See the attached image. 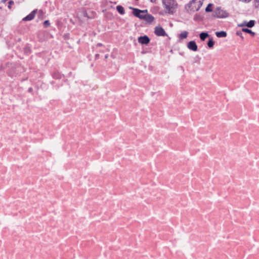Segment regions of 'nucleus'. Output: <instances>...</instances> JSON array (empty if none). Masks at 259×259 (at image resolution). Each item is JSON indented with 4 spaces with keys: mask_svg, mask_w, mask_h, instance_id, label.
I'll return each mask as SVG.
<instances>
[{
    "mask_svg": "<svg viewBox=\"0 0 259 259\" xmlns=\"http://www.w3.org/2000/svg\"><path fill=\"white\" fill-rule=\"evenodd\" d=\"M211 35L207 31H202L199 34V37L201 41H204L206 38H208Z\"/></svg>",
    "mask_w": 259,
    "mask_h": 259,
    "instance_id": "nucleus-19",
    "label": "nucleus"
},
{
    "mask_svg": "<svg viewBox=\"0 0 259 259\" xmlns=\"http://www.w3.org/2000/svg\"><path fill=\"white\" fill-rule=\"evenodd\" d=\"M132 10V14L134 16H152V15L148 14L147 9L141 10L138 8L130 7Z\"/></svg>",
    "mask_w": 259,
    "mask_h": 259,
    "instance_id": "nucleus-7",
    "label": "nucleus"
},
{
    "mask_svg": "<svg viewBox=\"0 0 259 259\" xmlns=\"http://www.w3.org/2000/svg\"><path fill=\"white\" fill-rule=\"evenodd\" d=\"M162 3L165 14L174 15L178 9V4L176 0H162Z\"/></svg>",
    "mask_w": 259,
    "mask_h": 259,
    "instance_id": "nucleus-4",
    "label": "nucleus"
},
{
    "mask_svg": "<svg viewBox=\"0 0 259 259\" xmlns=\"http://www.w3.org/2000/svg\"><path fill=\"white\" fill-rule=\"evenodd\" d=\"M44 15V12L42 10H39L37 16H42Z\"/></svg>",
    "mask_w": 259,
    "mask_h": 259,
    "instance_id": "nucleus-45",
    "label": "nucleus"
},
{
    "mask_svg": "<svg viewBox=\"0 0 259 259\" xmlns=\"http://www.w3.org/2000/svg\"><path fill=\"white\" fill-rule=\"evenodd\" d=\"M105 18H106V21L112 20L113 18H116L117 20L119 19V21H120L122 20V19H121L120 17H105ZM123 21H125L124 20H123Z\"/></svg>",
    "mask_w": 259,
    "mask_h": 259,
    "instance_id": "nucleus-39",
    "label": "nucleus"
},
{
    "mask_svg": "<svg viewBox=\"0 0 259 259\" xmlns=\"http://www.w3.org/2000/svg\"><path fill=\"white\" fill-rule=\"evenodd\" d=\"M116 10L120 15H124L125 13L124 8L121 5L116 6Z\"/></svg>",
    "mask_w": 259,
    "mask_h": 259,
    "instance_id": "nucleus-26",
    "label": "nucleus"
},
{
    "mask_svg": "<svg viewBox=\"0 0 259 259\" xmlns=\"http://www.w3.org/2000/svg\"><path fill=\"white\" fill-rule=\"evenodd\" d=\"M204 0H191L185 6V11L189 15H193L198 11L203 4Z\"/></svg>",
    "mask_w": 259,
    "mask_h": 259,
    "instance_id": "nucleus-3",
    "label": "nucleus"
},
{
    "mask_svg": "<svg viewBox=\"0 0 259 259\" xmlns=\"http://www.w3.org/2000/svg\"><path fill=\"white\" fill-rule=\"evenodd\" d=\"M7 4H8V6H7L8 8L9 9H11L12 5H14V2L12 0H10L8 2Z\"/></svg>",
    "mask_w": 259,
    "mask_h": 259,
    "instance_id": "nucleus-38",
    "label": "nucleus"
},
{
    "mask_svg": "<svg viewBox=\"0 0 259 259\" xmlns=\"http://www.w3.org/2000/svg\"><path fill=\"white\" fill-rule=\"evenodd\" d=\"M242 31L244 33L249 34L252 37H254L255 35H256L255 32L252 31L250 29L248 28H242Z\"/></svg>",
    "mask_w": 259,
    "mask_h": 259,
    "instance_id": "nucleus-24",
    "label": "nucleus"
},
{
    "mask_svg": "<svg viewBox=\"0 0 259 259\" xmlns=\"http://www.w3.org/2000/svg\"><path fill=\"white\" fill-rule=\"evenodd\" d=\"M150 45L151 46H154L156 45V42H150Z\"/></svg>",
    "mask_w": 259,
    "mask_h": 259,
    "instance_id": "nucleus-51",
    "label": "nucleus"
},
{
    "mask_svg": "<svg viewBox=\"0 0 259 259\" xmlns=\"http://www.w3.org/2000/svg\"><path fill=\"white\" fill-rule=\"evenodd\" d=\"M160 24L163 26H167L168 25V23L169 21H167L166 20L161 18V19H159Z\"/></svg>",
    "mask_w": 259,
    "mask_h": 259,
    "instance_id": "nucleus-30",
    "label": "nucleus"
},
{
    "mask_svg": "<svg viewBox=\"0 0 259 259\" xmlns=\"http://www.w3.org/2000/svg\"><path fill=\"white\" fill-rule=\"evenodd\" d=\"M39 37L41 41H45L49 39L53 38V35L46 31L40 33Z\"/></svg>",
    "mask_w": 259,
    "mask_h": 259,
    "instance_id": "nucleus-14",
    "label": "nucleus"
},
{
    "mask_svg": "<svg viewBox=\"0 0 259 259\" xmlns=\"http://www.w3.org/2000/svg\"><path fill=\"white\" fill-rule=\"evenodd\" d=\"M149 52H150V51L148 50L147 48H145L144 46H142V51L141 52V54L144 55V54H147Z\"/></svg>",
    "mask_w": 259,
    "mask_h": 259,
    "instance_id": "nucleus-34",
    "label": "nucleus"
},
{
    "mask_svg": "<svg viewBox=\"0 0 259 259\" xmlns=\"http://www.w3.org/2000/svg\"><path fill=\"white\" fill-rule=\"evenodd\" d=\"M153 14H159V15H164V12L159 7H154L151 9Z\"/></svg>",
    "mask_w": 259,
    "mask_h": 259,
    "instance_id": "nucleus-18",
    "label": "nucleus"
},
{
    "mask_svg": "<svg viewBox=\"0 0 259 259\" xmlns=\"http://www.w3.org/2000/svg\"><path fill=\"white\" fill-rule=\"evenodd\" d=\"M70 34L69 33H66L63 35L64 40H68L70 38Z\"/></svg>",
    "mask_w": 259,
    "mask_h": 259,
    "instance_id": "nucleus-40",
    "label": "nucleus"
},
{
    "mask_svg": "<svg viewBox=\"0 0 259 259\" xmlns=\"http://www.w3.org/2000/svg\"><path fill=\"white\" fill-rule=\"evenodd\" d=\"M84 17L88 16L87 13H85V14H84Z\"/></svg>",
    "mask_w": 259,
    "mask_h": 259,
    "instance_id": "nucleus-60",
    "label": "nucleus"
},
{
    "mask_svg": "<svg viewBox=\"0 0 259 259\" xmlns=\"http://www.w3.org/2000/svg\"><path fill=\"white\" fill-rule=\"evenodd\" d=\"M148 70L149 71H153L154 70V66H153L152 65H149L148 66Z\"/></svg>",
    "mask_w": 259,
    "mask_h": 259,
    "instance_id": "nucleus-46",
    "label": "nucleus"
},
{
    "mask_svg": "<svg viewBox=\"0 0 259 259\" xmlns=\"http://www.w3.org/2000/svg\"><path fill=\"white\" fill-rule=\"evenodd\" d=\"M205 11L206 12H211L213 11L212 16H228L229 13L221 7H217L214 9V5L212 3H209L206 7Z\"/></svg>",
    "mask_w": 259,
    "mask_h": 259,
    "instance_id": "nucleus-5",
    "label": "nucleus"
},
{
    "mask_svg": "<svg viewBox=\"0 0 259 259\" xmlns=\"http://www.w3.org/2000/svg\"><path fill=\"white\" fill-rule=\"evenodd\" d=\"M36 55L37 57L44 60L45 65H47L50 60L51 53L48 51H44L39 53H37Z\"/></svg>",
    "mask_w": 259,
    "mask_h": 259,
    "instance_id": "nucleus-11",
    "label": "nucleus"
},
{
    "mask_svg": "<svg viewBox=\"0 0 259 259\" xmlns=\"http://www.w3.org/2000/svg\"><path fill=\"white\" fill-rule=\"evenodd\" d=\"M91 55H89L88 56V58H90V57H91Z\"/></svg>",
    "mask_w": 259,
    "mask_h": 259,
    "instance_id": "nucleus-62",
    "label": "nucleus"
},
{
    "mask_svg": "<svg viewBox=\"0 0 259 259\" xmlns=\"http://www.w3.org/2000/svg\"><path fill=\"white\" fill-rule=\"evenodd\" d=\"M237 27H241L242 28H246L245 26V23H244V21L242 23L238 24Z\"/></svg>",
    "mask_w": 259,
    "mask_h": 259,
    "instance_id": "nucleus-42",
    "label": "nucleus"
},
{
    "mask_svg": "<svg viewBox=\"0 0 259 259\" xmlns=\"http://www.w3.org/2000/svg\"><path fill=\"white\" fill-rule=\"evenodd\" d=\"M194 16H196V17H197V16H199V15H198L197 14H195Z\"/></svg>",
    "mask_w": 259,
    "mask_h": 259,
    "instance_id": "nucleus-63",
    "label": "nucleus"
},
{
    "mask_svg": "<svg viewBox=\"0 0 259 259\" xmlns=\"http://www.w3.org/2000/svg\"><path fill=\"white\" fill-rule=\"evenodd\" d=\"M242 32H243L242 31V30H236V31L235 32V34H236V35L237 36H239L240 37L241 41H244V37L243 36Z\"/></svg>",
    "mask_w": 259,
    "mask_h": 259,
    "instance_id": "nucleus-29",
    "label": "nucleus"
},
{
    "mask_svg": "<svg viewBox=\"0 0 259 259\" xmlns=\"http://www.w3.org/2000/svg\"><path fill=\"white\" fill-rule=\"evenodd\" d=\"M173 20L177 22H184L185 24H188V22H189L188 18H185L184 17H175L173 18Z\"/></svg>",
    "mask_w": 259,
    "mask_h": 259,
    "instance_id": "nucleus-23",
    "label": "nucleus"
},
{
    "mask_svg": "<svg viewBox=\"0 0 259 259\" xmlns=\"http://www.w3.org/2000/svg\"><path fill=\"white\" fill-rule=\"evenodd\" d=\"M137 40L142 46H148L150 43L151 38L148 35L143 34L138 37Z\"/></svg>",
    "mask_w": 259,
    "mask_h": 259,
    "instance_id": "nucleus-9",
    "label": "nucleus"
},
{
    "mask_svg": "<svg viewBox=\"0 0 259 259\" xmlns=\"http://www.w3.org/2000/svg\"><path fill=\"white\" fill-rule=\"evenodd\" d=\"M37 12V9H34L30 13L26 15V16H35Z\"/></svg>",
    "mask_w": 259,
    "mask_h": 259,
    "instance_id": "nucleus-35",
    "label": "nucleus"
},
{
    "mask_svg": "<svg viewBox=\"0 0 259 259\" xmlns=\"http://www.w3.org/2000/svg\"><path fill=\"white\" fill-rule=\"evenodd\" d=\"M152 3H154L156 0H150Z\"/></svg>",
    "mask_w": 259,
    "mask_h": 259,
    "instance_id": "nucleus-59",
    "label": "nucleus"
},
{
    "mask_svg": "<svg viewBox=\"0 0 259 259\" xmlns=\"http://www.w3.org/2000/svg\"><path fill=\"white\" fill-rule=\"evenodd\" d=\"M168 25H169V26L170 27H173V24H172V23L170 21H169Z\"/></svg>",
    "mask_w": 259,
    "mask_h": 259,
    "instance_id": "nucleus-52",
    "label": "nucleus"
},
{
    "mask_svg": "<svg viewBox=\"0 0 259 259\" xmlns=\"http://www.w3.org/2000/svg\"><path fill=\"white\" fill-rule=\"evenodd\" d=\"M171 39V37L168 35L167 38L164 40V45L166 48H170V40Z\"/></svg>",
    "mask_w": 259,
    "mask_h": 259,
    "instance_id": "nucleus-27",
    "label": "nucleus"
},
{
    "mask_svg": "<svg viewBox=\"0 0 259 259\" xmlns=\"http://www.w3.org/2000/svg\"><path fill=\"white\" fill-rule=\"evenodd\" d=\"M55 82L54 81H53V80H52V81H50V83H51V84H52V85H53L54 84H55Z\"/></svg>",
    "mask_w": 259,
    "mask_h": 259,
    "instance_id": "nucleus-56",
    "label": "nucleus"
},
{
    "mask_svg": "<svg viewBox=\"0 0 259 259\" xmlns=\"http://www.w3.org/2000/svg\"><path fill=\"white\" fill-rule=\"evenodd\" d=\"M95 17H73V18L69 19L65 17H61L58 19L56 22V24L60 32H63L65 30L66 28L69 30L71 29V26L69 22L73 25L77 26H81L82 27H87L88 25L87 21L88 19L95 18Z\"/></svg>",
    "mask_w": 259,
    "mask_h": 259,
    "instance_id": "nucleus-1",
    "label": "nucleus"
},
{
    "mask_svg": "<svg viewBox=\"0 0 259 259\" xmlns=\"http://www.w3.org/2000/svg\"><path fill=\"white\" fill-rule=\"evenodd\" d=\"M49 88V85L44 82L40 83V88L42 90H47Z\"/></svg>",
    "mask_w": 259,
    "mask_h": 259,
    "instance_id": "nucleus-32",
    "label": "nucleus"
},
{
    "mask_svg": "<svg viewBox=\"0 0 259 259\" xmlns=\"http://www.w3.org/2000/svg\"><path fill=\"white\" fill-rule=\"evenodd\" d=\"M207 18H210L211 20L214 19L215 18H226V17H207Z\"/></svg>",
    "mask_w": 259,
    "mask_h": 259,
    "instance_id": "nucleus-48",
    "label": "nucleus"
},
{
    "mask_svg": "<svg viewBox=\"0 0 259 259\" xmlns=\"http://www.w3.org/2000/svg\"><path fill=\"white\" fill-rule=\"evenodd\" d=\"M109 57V55L107 54H106L105 56H104V59H107Z\"/></svg>",
    "mask_w": 259,
    "mask_h": 259,
    "instance_id": "nucleus-55",
    "label": "nucleus"
},
{
    "mask_svg": "<svg viewBox=\"0 0 259 259\" xmlns=\"http://www.w3.org/2000/svg\"><path fill=\"white\" fill-rule=\"evenodd\" d=\"M189 35L188 31L186 30H184L182 31L180 33L178 34V39H177V42H181L183 40L186 39Z\"/></svg>",
    "mask_w": 259,
    "mask_h": 259,
    "instance_id": "nucleus-15",
    "label": "nucleus"
},
{
    "mask_svg": "<svg viewBox=\"0 0 259 259\" xmlns=\"http://www.w3.org/2000/svg\"><path fill=\"white\" fill-rule=\"evenodd\" d=\"M186 46L189 50L193 52H197L198 51V46L196 41L194 40L187 42Z\"/></svg>",
    "mask_w": 259,
    "mask_h": 259,
    "instance_id": "nucleus-13",
    "label": "nucleus"
},
{
    "mask_svg": "<svg viewBox=\"0 0 259 259\" xmlns=\"http://www.w3.org/2000/svg\"><path fill=\"white\" fill-rule=\"evenodd\" d=\"M27 92L31 94L32 96L36 95L35 91H34V89L32 87H29L27 90Z\"/></svg>",
    "mask_w": 259,
    "mask_h": 259,
    "instance_id": "nucleus-33",
    "label": "nucleus"
},
{
    "mask_svg": "<svg viewBox=\"0 0 259 259\" xmlns=\"http://www.w3.org/2000/svg\"><path fill=\"white\" fill-rule=\"evenodd\" d=\"M50 73L52 78L56 80H60L65 77V75L56 68L51 69Z\"/></svg>",
    "mask_w": 259,
    "mask_h": 259,
    "instance_id": "nucleus-12",
    "label": "nucleus"
},
{
    "mask_svg": "<svg viewBox=\"0 0 259 259\" xmlns=\"http://www.w3.org/2000/svg\"><path fill=\"white\" fill-rule=\"evenodd\" d=\"M39 89H40V84L39 83H37L34 85V90H35V93H36V95H38V91Z\"/></svg>",
    "mask_w": 259,
    "mask_h": 259,
    "instance_id": "nucleus-37",
    "label": "nucleus"
},
{
    "mask_svg": "<svg viewBox=\"0 0 259 259\" xmlns=\"http://www.w3.org/2000/svg\"><path fill=\"white\" fill-rule=\"evenodd\" d=\"M154 33L157 36H168V34L160 23L154 28Z\"/></svg>",
    "mask_w": 259,
    "mask_h": 259,
    "instance_id": "nucleus-10",
    "label": "nucleus"
},
{
    "mask_svg": "<svg viewBox=\"0 0 259 259\" xmlns=\"http://www.w3.org/2000/svg\"><path fill=\"white\" fill-rule=\"evenodd\" d=\"M244 23H245V26L246 28H251L254 26L256 23V21L254 20H250L249 21L244 20Z\"/></svg>",
    "mask_w": 259,
    "mask_h": 259,
    "instance_id": "nucleus-20",
    "label": "nucleus"
},
{
    "mask_svg": "<svg viewBox=\"0 0 259 259\" xmlns=\"http://www.w3.org/2000/svg\"><path fill=\"white\" fill-rule=\"evenodd\" d=\"M201 58L199 55H196L193 58V60L191 63L192 65H195V64L197 65H200L201 63Z\"/></svg>",
    "mask_w": 259,
    "mask_h": 259,
    "instance_id": "nucleus-22",
    "label": "nucleus"
},
{
    "mask_svg": "<svg viewBox=\"0 0 259 259\" xmlns=\"http://www.w3.org/2000/svg\"><path fill=\"white\" fill-rule=\"evenodd\" d=\"M193 20L195 22H200L204 20V17H193Z\"/></svg>",
    "mask_w": 259,
    "mask_h": 259,
    "instance_id": "nucleus-36",
    "label": "nucleus"
},
{
    "mask_svg": "<svg viewBox=\"0 0 259 259\" xmlns=\"http://www.w3.org/2000/svg\"><path fill=\"white\" fill-rule=\"evenodd\" d=\"M17 48L25 56H28L32 53V45L26 43L23 46H17Z\"/></svg>",
    "mask_w": 259,
    "mask_h": 259,
    "instance_id": "nucleus-8",
    "label": "nucleus"
},
{
    "mask_svg": "<svg viewBox=\"0 0 259 259\" xmlns=\"http://www.w3.org/2000/svg\"><path fill=\"white\" fill-rule=\"evenodd\" d=\"M215 41L214 40L212 36H210L206 41V48L208 49H213L214 48Z\"/></svg>",
    "mask_w": 259,
    "mask_h": 259,
    "instance_id": "nucleus-16",
    "label": "nucleus"
},
{
    "mask_svg": "<svg viewBox=\"0 0 259 259\" xmlns=\"http://www.w3.org/2000/svg\"><path fill=\"white\" fill-rule=\"evenodd\" d=\"M179 53L181 56L185 57V53L184 52H179Z\"/></svg>",
    "mask_w": 259,
    "mask_h": 259,
    "instance_id": "nucleus-49",
    "label": "nucleus"
},
{
    "mask_svg": "<svg viewBox=\"0 0 259 259\" xmlns=\"http://www.w3.org/2000/svg\"><path fill=\"white\" fill-rule=\"evenodd\" d=\"M215 35L218 38H224L226 37L227 36L228 34L226 31L221 30L215 31Z\"/></svg>",
    "mask_w": 259,
    "mask_h": 259,
    "instance_id": "nucleus-21",
    "label": "nucleus"
},
{
    "mask_svg": "<svg viewBox=\"0 0 259 259\" xmlns=\"http://www.w3.org/2000/svg\"><path fill=\"white\" fill-rule=\"evenodd\" d=\"M21 40V38H19L17 40V41L20 42Z\"/></svg>",
    "mask_w": 259,
    "mask_h": 259,
    "instance_id": "nucleus-58",
    "label": "nucleus"
},
{
    "mask_svg": "<svg viewBox=\"0 0 259 259\" xmlns=\"http://www.w3.org/2000/svg\"><path fill=\"white\" fill-rule=\"evenodd\" d=\"M117 69L116 68H115V70L113 74H114V73H115L116 72H117Z\"/></svg>",
    "mask_w": 259,
    "mask_h": 259,
    "instance_id": "nucleus-61",
    "label": "nucleus"
},
{
    "mask_svg": "<svg viewBox=\"0 0 259 259\" xmlns=\"http://www.w3.org/2000/svg\"><path fill=\"white\" fill-rule=\"evenodd\" d=\"M64 78V79H63V82H64L65 83L67 84V85H69V80H68V79L65 78H65Z\"/></svg>",
    "mask_w": 259,
    "mask_h": 259,
    "instance_id": "nucleus-43",
    "label": "nucleus"
},
{
    "mask_svg": "<svg viewBox=\"0 0 259 259\" xmlns=\"http://www.w3.org/2000/svg\"><path fill=\"white\" fill-rule=\"evenodd\" d=\"M8 0H3L2 1V2H3L4 4H5L6 3V2H7Z\"/></svg>",
    "mask_w": 259,
    "mask_h": 259,
    "instance_id": "nucleus-57",
    "label": "nucleus"
},
{
    "mask_svg": "<svg viewBox=\"0 0 259 259\" xmlns=\"http://www.w3.org/2000/svg\"><path fill=\"white\" fill-rule=\"evenodd\" d=\"M179 68H180V69L182 71V72H184V70H184V67H183V66H180L179 67Z\"/></svg>",
    "mask_w": 259,
    "mask_h": 259,
    "instance_id": "nucleus-50",
    "label": "nucleus"
},
{
    "mask_svg": "<svg viewBox=\"0 0 259 259\" xmlns=\"http://www.w3.org/2000/svg\"><path fill=\"white\" fill-rule=\"evenodd\" d=\"M100 58V54H99V53H97L95 54V60H97L98 59H99Z\"/></svg>",
    "mask_w": 259,
    "mask_h": 259,
    "instance_id": "nucleus-44",
    "label": "nucleus"
},
{
    "mask_svg": "<svg viewBox=\"0 0 259 259\" xmlns=\"http://www.w3.org/2000/svg\"><path fill=\"white\" fill-rule=\"evenodd\" d=\"M254 6L255 8L259 9V0H254Z\"/></svg>",
    "mask_w": 259,
    "mask_h": 259,
    "instance_id": "nucleus-41",
    "label": "nucleus"
},
{
    "mask_svg": "<svg viewBox=\"0 0 259 259\" xmlns=\"http://www.w3.org/2000/svg\"><path fill=\"white\" fill-rule=\"evenodd\" d=\"M133 43H134V46H137V41L135 39H134V41H133Z\"/></svg>",
    "mask_w": 259,
    "mask_h": 259,
    "instance_id": "nucleus-53",
    "label": "nucleus"
},
{
    "mask_svg": "<svg viewBox=\"0 0 259 259\" xmlns=\"http://www.w3.org/2000/svg\"><path fill=\"white\" fill-rule=\"evenodd\" d=\"M10 65H11V63L9 62L2 64L0 66V71H3L4 72V70L8 67H10Z\"/></svg>",
    "mask_w": 259,
    "mask_h": 259,
    "instance_id": "nucleus-25",
    "label": "nucleus"
},
{
    "mask_svg": "<svg viewBox=\"0 0 259 259\" xmlns=\"http://www.w3.org/2000/svg\"><path fill=\"white\" fill-rule=\"evenodd\" d=\"M170 49V51H169V52L171 53V54H174V50H172V49L171 48V47Z\"/></svg>",
    "mask_w": 259,
    "mask_h": 259,
    "instance_id": "nucleus-54",
    "label": "nucleus"
},
{
    "mask_svg": "<svg viewBox=\"0 0 259 259\" xmlns=\"http://www.w3.org/2000/svg\"><path fill=\"white\" fill-rule=\"evenodd\" d=\"M80 42V40H78L77 43L79 44Z\"/></svg>",
    "mask_w": 259,
    "mask_h": 259,
    "instance_id": "nucleus-64",
    "label": "nucleus"
},
{
    "mask_svg": "<svg viewBox=\"0 0 259 259\" xmlns=\"http://www.w3.org/2000/svg\"><path fill=\"white\" fill-rule=\"evenodd\" d=\"M43 26L44 28H46L49 27L50 26V22L49 20H46L44 22H42Z\"/></svg>",
    "mask_w": 259,
    "mask_h": 259,
    "instance_id": "nucleus-31",
    "label": "nucleus"
},
{
    "mask_svg": "<svg viewBox=\"0 0 259 259\" xmlns=\"http://www.w3.org/2000/svg\"><path fill=\"white\" fill-rule=\"evenodd\" d=\"M141 20L144 21L146 26H148L153 23L155 20V17H138Z\"/></svg>",
    "mask_w": 259,
    "mask_h": 259,
    "instance_id": "nucleus-17",
    "label": "nucleus"
},
{
    "mask_svg": "<svg viewBox=\"0 0 259 259\" xmlns=\"http://www.w3.org/2000/svg\"><path fill=\"white\" fill-rule=\"evenodd\" d=\"M92 51H96L97 53H104L106 51L109 52V49L106 47V46L101 42H98L95 45L92 46Z\"/></svg>",
    "mask_w": 259,
    "mask_h": 259,
    "instance_id": "nucleus-6",
    "label": "nucleus"
},
{
    "mask_svg": "<svg viewBox=\"0 0 259 259\" xmlns=\"http://www.w3.org/2000/svg\"><path fill=\"white\" fill-rule=\"evenodd\" d=\"M44 18L37 17L36 19L34 20L35 17H23L20 22L19 28H21V27H24V30L23 32H27L32 26H36V23L39 21H42Z\"/></svg>",
    "mask_w": 259,
    "mask_h": 259,
    "instance_id": "nucleus-2",
    "label": "nucleus"
},
{
    "mask_svg": "<svg viewBox=\"0 0 259 259\" xmlns=\"http://www.w3.org/2000/svg\"><path fill=\"white\" fill-rule=\"evenodd\" d=\"M72 74H73L72 72L71 71H70L68 73V74L66 76H65V77H71L72 76Z\"/></svg>",
    "mask_w": 259,
    "mask_h": 259,
    "instance_id": "nucleus-47",
    "label": "nucleus"
},
{
    "mask_svg": "<svg viewBox=\"0 0 259 259\" xmlns=\"http://www.w3.org/2000/svg\"><path fill=\"white\" fill-rule=\"evenodd\" d=\"M135 26L136 28L144 27L146 26L145 24H144V21L143 20L137 22L135 23Z\"/></svg>",
    "mask_w": 259,
    "mask_h": 259,
    "instance_id": "nucleus-28",
    "label": "nucleus"
}]
</instances>
